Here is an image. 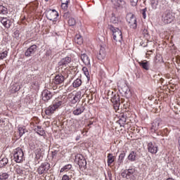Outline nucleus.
I'll return each mask as SVG.
<instances>
[{
	"label": "nucleus",
	"instance_id": "e433bc0d",
	"mask_svg": "<svg viewBox=\"0 0 180 180\" xmlns=\"http://www.w3.org/2000/svg\"><path fill=\"white\" fill-rule=\"evenodd\" d=\"M111 23H113L114 25H116V23H119V20L116 16H115V14L112 13V16L110 18Z\"/></svg>",
	"mask_w": 180,
	"mask_h": 180
},
{
	"label": "nucleus",
	"instance_id": "4be33fe9",
	"mask_svg": "<svg viewBox=\"0 0 180 180\" xmlns=\"http://www.w3.org/2000/svg\"><path fill=\"white\" fill-rule=\"evenodd\" d=\"M8 162H9V160L7 158H0V168H4V167H6L8 165Z\"/></svg>",
	"mask_w": 180,
	"mask_h": 180
},
{
	"label": "nucleus",
	"instance_id": "7c9ffc66",
	"mask_svg": "<svg viewBox=\"0 0 180 180\" xmlns=\"http://www.w3.org/2000/svg\"><path fill=\"white\" fill-rule=\"evenodd\" d=\"M20 90V85H19L16 83L13 84L12 88H11L12 92H18Z\"/></svg>",
	"mask_w": 180,
	"mask_h": 180
},
{
	"label": "nucleus",
	"instance_id": "7ed1b4c3",
	"mask_svg": "<svg viewBox=\"0 0 180 180\" xmlns=\"http://www.w3.org/2000/svg\"><path fill=\"white\" fill-rule=\"evenodd\" d=\"M122 178H126L127 180H136V169H125L122 174Z\"/></svg>",
	"mask_w": 180,
	"mask_h": 180
},
{
	"label": "nucleus",
	"instance_id": "f03ea898",
	"mask_svg": "<svg viewBox=\"0 0 180 180\" xmlns=\"http://www.w3.org/2000/svg\"><path fill=\"white\" fill-rule=\"evenodd\" d=\"M174 19H175V17L174 16V14H172V11L170 10H167L162 15V21L164 22L165 25L172 23V22H174Z\"/></svg>",
	"mask_w": 180,
	"mask_h": 180
},
{
	"label": "nucleus",
	"instance_id": "a211bd4d",
	"mask_svg": "<svg viewBox=\"0 0 180 180\" xmlns=\"http://www.w3.org/2000/svg\"><path fill=\"white\" fill-rule=\"evenodd\" d=\"M80 58L85 65H87V67H91V60L89 59V57H88V55L81 53Z\"/></svg>",
	"mask_w": 180,
	"mask_h": 180
},
{
	"label": "nucleus",
	"instance_id": "2eb2a0df",
	"mask_svg": "<svg viewBox=\"0 0 180 180\" xmlns=\"http://www.w3.org/2000/svg\"><path fill=\"white\" fill-rule=\"evenodd\" d=\"M77 160L78 165L79 168H86V160L84 158V156L82 155H77L76 156V160Z\"/></svg>",
	"mask_w": 180,
	"mask_h": 180
},
{
	"label": "nucleus",
	"instance_id": "3c124183",
	"mask_svg": "<svg viewBox=\"0 0 180 180\" xmlns=\"http://www.w3.org/2000/svg\"><path fill=\"white\" fill-rule=\"evenodd\" d=\"M61 4H69L70 0H60Z\"/></svg>",
	"mask_w": 180,
	"mask_h": 180
},
{
	"label": "nucleus",
	"instance_id": "603ef678",
	"mask_svg": "<svg viewBox=\"0 0 180 180\" xmlns=\"http://www.w3.org/2000/svg\"><path fill=\"white\" fill-rule=\"evenodd\" d=\"M64 18H67L68 16H69V14L68 13H65L64 15H63Z\"/></svg>",
	"mask_w": 180,
	"mask_h": 180
},
{
	"label": "nucleus",
	"instance_id": "f3484780",
	"mask_svg": "<svg viewBox=\"0 0 180 180\" xmlns=\"http://www.w3.org/2000/svg\"><path fill=\"white\" fill-rule=\"evenodd\" d=\"M162 123V120H161V118H156L152 123V130H154V131H157L158 129H160V126H161Z\"/></svg>",
	"mask_w": 180,
	"mask_h": 180
},
{
	"label": "nucleus",
	"instance_id": "f704fd0d",
	"mask_svg": "<svg viewBox=\"0 0 180 180\" xmlns=\"http://www.w3.org/2000/svg\"><path fill=\"white\" fill-rule=\"evenodd\" d=\"M9 178V174L6 172L0 174V180H6Z\"/></svg>",
	"mask_w": 180,
	"mask_h": 180
},
{
	"label": "nucleus",
	"instance_id": "9b49d317",
	"mask_svg": "<svg viewBox=\"0 0 180 180\" xmlns=\"http://www.w3.org/2000/svg\"><path fill=\"white\" fill-rule=\"evenodd\" d=\"M147 147L148 153L151 154H157V153H158V146H157V143L149 142Z\"/></svg>",
	"mask_w": 180,
	"mask_h": 180
},
{
	"label": "nucleus",
	"instance_id": "412c9836",
	"mask_svg": "<svg viewBox=\"0 0 180 180\" xmlns=\"http://www.w3.org/2000/svg\"><path fill=\"white\" fill-rule=\"evenodd\" d=\"M105 57H106V51L104 47H101L98 54L97 55V58L98 60H104Z\"/></svg>",
	"mask_w": 180,
	"mask_h": 180
},
{
	"label": "nucleus",
	"instance_id": "2f4dec72",
	"mask_svg": "<svg viewBox=\"0 0 180 180\" xmlns=\"http://www.w3.org/2000/svg\"><path fill=\"white\" fill-rule=\"evenodd\" d=\"M8 13V8L2 5H0V14L6 15Z\"/></svg>",
	"mask_w": 180,
	"mask_h": 180
},
{
	"label": "nucleus",
	"instance_id": "423d86ee",
	"mask_svg": "<svg viewBox=\"0 0 180 180\" xmlns=\"http://www.w3.org/2000/svg\"><path fill=\"white\" fill-rule=\"evenodd\" d=\"M127 21L131 29H137V18L133 13H129L127 15Z\"/></svg>",
	"mask_w": 180,
	"mask_h": 180
},
{
	"label": "nucleus",
	"instance_id": "5701e85b",
	"mask_svg": "<svg viewBox=\"0 0 180 180\" xmlns=\"http://www.w3.org/2000/svg\"><path fill=\"white\" fill-rule=\"evenodd\" d=\"M139 64L141 67H142V68H143V70H146V71H148V70H150V63H148V62L141 61L139 62Z\"/></svg>",
	"mask_w": 180,
	"mask_h": 180
},
{
	"label": "nucleus",
	"instance_id": "4468645a",
	"mask_svg": "<svg viewBox=\"0 0 180 180\" xmlns=\"http://www.w3.org/2000/svg\"><path fill=\"white\" fill-rule=\"evenodd\" d=\"M41 95L42 101L44 102H49L53 98V93L49 90H44Z\"/></svg>",
	"mask_w": 180,
	"mask_h": 180
},
{
	"label": "nucleus",
	"instance_id": "9d476101",
	"mask_svg": "<svg viewBox=\"0 0 180 180\" xmlns=\"http://www.w3.org/2000/svg\"><path fill=\"white\" fill-rule=\"evenodd\" d=\"M115 9H123L126 6L124 0H110Z\"/></svg>",
	"mask_w": 180,
	"mask_h": 180
},
{
	"label": "nucleus",
	"instance_id": "c85d7f7f",
	"mask_svg": "<svg viewBox=\"0 0 180 180\" xmlns=\"http://www.w3.org/2000/svg\"><path fill=\"white\" fill-rule=\"evenodd\" d=\"M35 130L37 131V134H39V136H44V134H46L44 129H43L41 127L37 126V127H35Z\"/></svg>",
	"mask_w": 180,
	"mask_h": 180
},
{
	"label": "nucleus",
	"instance_id": "37998d69",
	"mask_svg": "<svg viewBox=\"0 0 180 180\" xmlns=\"http://www.w3.org/2000/svg\"><path fill=\"white\" fill-rule=\"evenodd\" d=\"M124 157H126V153L122 152L119 156V161H123V160H124Z\"/></svg>",
	"mask_w": 180,
	"mask_h": 180
},
{
	"label": "nucleus",
	"instance_id": "4d7b16f0",
	"mask_svg": "<svg viewBox=\"0 0 180 180\" xmlns=\"http://www.w3.org/2000/svg\"><path fill=\"white\" fill-rule=\"evenodd\" d=\"M46 2H49V0H45Z\"/></svg>",
	"mask_w": 180,
	"mask_h": 180
},
{
	"label": "nucleus",
	"instance_id": "6e6552de",
	"mask_svg": "<svg viewBox=\"0 0 180 180\" xmlns=\"http://www.w3.org/2000/svg\"><path fill=\"white\" fill-rule=\"evenodd\" d=\"M119 91L122 95H124L125 98H130L131 96V92L130 91V89H129V86L127 85L124 84L122 86L119 87Z\"/></svg>",
	"mask_w": 180,
	"mask_h": 180
},
{
	"label": "nucleus",
	"instance_id": "c756f323",
	"mask_svg": "<svg viewBox=\"0 0 180 180\" xmlns=\"http://www.w3.org/2000/svg\"><path fill=\"white\" fill-rule=\"evenodd\" d=\"M82 84V80L81 79H77L74 81L72 85L74 88H79Z\"/></svg>",
	"mask_w": 180,
	"mask_h": 180
},
{
	"label": "nucleus",
	"instance_id": "72a5a7b5",
	"mask_svg": "<svg viewBox=\"0 0 180 180\" xmlns=\"http://www.w3.org/2000/svg\"><path fill=\"white\" fill-rule=\"evenodd\" d=\"M37 160H39V158L41 157V148H37L34 151Z\"/></svg>",
	"mask_w": 180,
	"mask_h": 180
},
{
	"label": "nucleus",
	"instance_id": "dca6fc26",
	"mask_svg": "<svg viewBox=\"0 0 180 180\" xmlns=\"http://www.w3.org/2000/svg\"><path fill=\"white\" fill-rule=\"evenodd\" d=\"M65 79V78L63 75H57L53 79V82L55 85H60L64 82Z\"/></svg>",
	"mask_w": 180,
	"mask_h": 180
},
{
	"label": "nucleus",
	"instance_id": "6e6d98bb",
	"mask_svg": "<svg viewBox=\"0 0 180 180\" xmlns=\"http://www.w3.org/2000/svg\"><path fill=\"white\" fill-rule=\"evenodd\" d=\"M149 53H153V51H149Z\"/></svg>",
	"mask_w": 180,
	"mask_h": 180
},
{
	"label": "nucleus",
	"instance_id": "c03bdc74",
	"mask_svg": "<svg viewBox=\"0 0 180 180\" xmlns=\"http://www.w3.org/2000/svg\"><path fill=\"white\" fill-rule=\"evenodd\" d=\"M61 8L64 11H67V9H68V4H61Z\"/></svg>",
	"mask_w": 180,
	"mask_h": 180
},
{
	"label": "nucleus",
	"instance_id": "cd10ccee",
	"mask_svg": "<svg viewBox=\"0 0 180 180\" xmlns=\"http://www.w3.org/2000/svg\"><path fill=\"white\" fill-rule=\"evenodd\" d=\"M136 157H137V153L134 151H131L129 155H128V160L129 161H134L136 160Z\"/></svg>",
	"mask_w": 180,
	"mask_h": 180
},
{
	"label": "nucleus",
	"instance_id": "de8ad7c7",
	"mask_svg": "<svg viewBox=\"0 0 180 180\" xmlns=\"http://www.w3.org/2000/svg\"><path fill=\"white\" fill-rule=\"evenodd\" d=\"M62 180H70V176H68L67 174H65L63 176Z\"/></svg>",
	"mask_w": 180,
	"mask_h": 180
},
{
	"label": "nucleus",
	"instance_id": "8fccbe9b",
	"mask_svg": "<svg viewBox=\"0 0 180 180\" xmlns=\"http://www.w3.org/2000/svg\"><path fill=\"white\" fill-rule=\"evenodd\" d=\"M58 153V151H57V150H54V151L52 152L53 158H54V157H56V155H57Z\"/></svg>",
	"mask_w": 180,
	"mask_h": 180
},
{
	"label": "nucleus",
	"instance_id": "6ab92c4d",
	"mask_svg": "<svg viewBox=\"0 0 180 180\" xmlns=\"http://www.w3.org/2000/svg\"><path fill=\"white\" fill-rule=\"evenodd\" d=\"M71 63V58L70 57H65L60 60L58 63L60 67H67Z\"/></svg>",
	"mask_w": 180,
	"mask_h": 180
},
{
	"label": "nucleus",
	"instance_id": "49530a36",
	"mask_svg": "<svg viewBox=\"0 0 180 180\" xmlns=\"http://www.w3.org/2000/svg\"><path fill=\"white\" fill-rule=\"evenodd\" d=\"M137 2H139V0H131V6H136L137 5Z\"/></svg>",
	"mask_w": 180,
	"mask_h": 180
},
{
	"label": "nucleus",
	"instance_id": "1a4fd4ad",
	"mask_svg": "<svg viewBox=\"0 0 180 180\" xmlns=\"http://www.w3.org/2000/svg\"><path fill=\"white\" fill-rule=\"evenodd\" d=\"M111 102L113 103L115 110H119L120 106V96L119 94H114L111 98Z\"/></svg>",
	"mask_w": 180,
	"mask_h": 180
},
{
	"label": "nucleus",
	"instance_id": "5fc2aeb1",
	"mask_svg": "<svg viewBox=\"0 0 180 180\" xmlns=\"http://www.w3.org/2000/svg\"><path fill=\"white\" fill-rule=\"evenodd\" d=\"M167 180H174V179H172V178H169V179H167Z\"/></svg>",
	"mask_w": 180,
	"mask_h": 180
},
{
	"label": "nucleus",
	"instance_id": "864d4df0",
	"mask_svg": "<svg viewBox=\"0 0 180 180\" xmlns=\"http://www.w3.org/2000/svg\"><path fill=\"white\" fill-rule=\"evenodd\" d=\"M160 82H164V79L161 78V79H160Z\"/></svg>",
	"mask_w": 180,
	"mask_h": 180
},
{
	"label": "nucleus",
	"instance_id": "0eeeda50",
	"mask_svg": "<svg viewBox=\"0 0 180 180\" xmlns=\"http://www.w3.org/2000/svg\"><path fill=\"white\" fill-rule=\"evenodd\" d=\"M50 169V164L49 162L42 163L37 169L39 175H43V174H47Z\"/></svg>",
	"mask_w": 180,
	"mask_h": 180
},
{
	"label": "nucleus",
	"instance_id": "20e7f679",
	"mask_svg": "<svg viewBox=\"0 0 180 180\" xmlns=\"http://www.w3.org/2000/svg\"><path fill=\"white\" fill-rule=\"evenodd\" d=\"M25 154L23 153V150L20 148H17L14 150L13 160L17 163H20L23 161Z\"/></svg>",
	"mask_w": 180,
	"mask_h": 180
},
{
	"label": "nucleus",
	"instance_id": "c9c22d12",
	"mask_svg": "<svg viewBox=\"0 0 180 180\" xmlns=\"http://www.w3.org/2000/svg\"><path fill=\"white\" fill-rule=\"evenodd\" d=\"M72 168V165H67L64 166L63 168L60 169V173L64 172V171H68L69 169H71Z\"/></svg>",
	"mask_w": 180,
	"mask_h": 180
},
{
	"label": "nucleus",
	"instance_id": "79ce46f5",
	"mask_svg": "<svg viewBox=\"0 0 180 180\" xmlns=\"http://www.w3.org/2000/svg\"><path fill=\"white\" fill-rule=\"evenodd\" d=\"M142 33L144 37H146V39H148V37H150V34L148 33V30H147V29H143Z\"/></svg>",
	"mask_w": 180,
	"mask_h": 180
},
{
	"label": "nucleus",
	"instance_id": "bf43d9fd",
	"mask_svg": "<svg viewBox=\"0 0 180 180\" xmlns=\"http://www.w3.org/2000/svg\"><path fill=\"white\" fill-rule=\"evenodd\" d=\"M172 1H175V0H172Z\"/></svg>",
	"mask_w": 180,
	"mask_h": 180
},
{
	"label": "nucleus",
	"instance_id": "09e8293b",
	"mask_svg": "<svg viewBox=\"0 0 180 180\" xmlns=\"http://www.w3.org/2000/svg\"><path fill=\"white\" fill-rule=\"evenodd\" d=\"M153 9H157V4L152 2L151 3Z\"/></svg>",
	"mask_w": 180,
	"mask_h": 180
},
{
	"label": "nucleus",
	"instance_id": "b1692460",
	"mask_svg": "<svg viewBox=\"0 0 180 180\" xmlns=\"http://www.w3.org/2000/svg\"><path fill=\"white\" fill-rule=\"evenodd\" d=\"M108 167H110V165H112V164H113V162H115V156H113V155L112 153H108Z\"/></svg>",
	"mask_w": 180,
	"mask_h": 180
},
{
	"label": "nucleus",
	"instance_id": "aec40b11",
	"mask_svg": "<svg viewBox=\"0 0 180 180\" xmlns=\"http://www.w3.org/2000/svg\"><path fill=\"white\" fill-rule=\"evenodd\" d=\"M0 22L2 23L4 27H6V29H9V27H11L12 25V21L8 20L6 18H0Z\"/></svg>",
	"mask_w": 180,
	"mask_h": 180
},
{
	"label": "nucleus",
	"instance_id": "a18cd8bd",
	"mask_svg": "<svg viewBox=\"0 0 180 180\" xmlns=\"http://www.w3.org/2000/svg\"><path fill=\"white\" fill-rule=\"evenodd\" d=\"M146 12H147V8H145L142 10V15H143V19H146V18H147V15L146 14Z\"/></svg>",
	"mask_w": 180,
	"mask_h": 180
},
{
	"label": "nucleus",
	"instance_id": "39448f33",
	"mask_svg": "<svg viewBox=\"0 0 180 180\" xmlns=\"http://www.w3.org/2000/svg\"><path fill=\"white\" fill-rule=\"evenodd\" d=\"M63 105V101H55L53 102V105L49 106L46 110L45 113L46 115H48V116H50V115H53L54 113V111L56 109H58L60 106Z\"/></svg>",
	"mask_w": 180,
	"mask_h": 180
},
{
	"label": "nucleus",
	"instance_id": "ea45409f",
	"mask_svg": "<svg viewBox=\"0 0 180 180\" xmlns=\"http://www.w3.org/2000/svg\"><path fill=\"white\" fill-rule=\"evenodd\" d=\"M8 56V51H5L0 54V60H4V58H6Z\"/></svg>",
	"mask_w": 180,
	"mask_h": 180
},
{
	"label": "nucleus",
	"instance_id": "a878e982",
	"mask_svg": "<svg viewBox=\"0 0 180 180\" xmlns=\"http://www.w3.org/2000/svg\"><path fill=\"white\" fill-rule=\"evenodd\" d=\"M118 124H120V127H124V124H126V117L123 114L121 117L117 121Z\"/></svg>",
	"mask_w": 180,
	"mask_h": 180
},
{
	"label": "nucleus",
	"instance_id": "393cba45",
	"mask_svg": "<svg viewBox=\"0 0 180 180\" xmlns=\"http://www.w3.org/2000/svg\"><path fill=\"white\" fill-rule=\"evenodd\" d=\"M81 100V92L76 93L75 96L73 97V99L72 100V103L75 104L77 102H79Z\"/></svg>",
	"mask_w": 180,
	"mask_h": 180
},
{
	"label": "nucleus",
	"instance_id": "473e14b6",
	"mask_svg": "<svg viewBox=\"0 0 180 180\" xmlns=\"http://www.w3.org/2000/svg\"><path fill=\"white\" fill-rule=\"evenodd\" d=\"M75 41L77 44H82L83 43L82 37L81 35H77L75 38Z\"/></svg>",
	"mask_w": 180,
	"mask_h": 180
},
{
	"label": "nucleus",
	"instance_id": "f257e3e1",
	"mask_svg": "<svg viewBox=\"0 0 180 180\" xmlns=\"http://www.w3.org/2000/svg\"><path fill=\"white\" fill-rule=\"evenodd\" d=\"M108 29H109V30L112 32L113 39L115 41L122 44V41H123V36L122 35V30H120L117 27H114L112 25H108Z\"/></svg>",
	"mask_w": 180,
	"mask_h": 180
},
{
	"label": "nucleus",
	"instance_id": "ddd939ff",
	"mask_svg": "<svg viewBox=\"0 0 180 180\" xmlns=\"http://www.w3.org/2000/svg\"><path fill=\"white\" fill-rule=\"evenodd\" d=\"M37 51V45L34 44L30 46L25 53V57H32Z\"/></svg>",
	"mask_w": 180,
	"mask_h": 180
},
{
	"label": "nucleus",
	"instance_id": "a19ab883",
	"mask_svg": "<svg viewBox=\"0 0 180 180\" xmlns=\"http://www.w3.org/2000/svg\"><path fill=\"white\" fill-rule=\"evenodd\" d=\"M82 71L84 75L88 78V77H89V71H88V68L86 67H83Z\"/></svg>",
	"mask_w": 180,
	"mask_h": 180
},
{
	"label": "nucleus",
	"instance_id": "4c0bfd02",
	"mask_svg": "<svg viewBox=\"0 0 180 180\" xmlns=\"http://www.w3.org/2000/svg\"><path fill=\"white\" fill-rule=\"evenodd\" d=\"M76 23H77V21L75 20V18H71L68 20L69 26H75Z\"/></svg>",
	"mask_w": 180,
	"mask_h": 180
},
{
	"label": "nucleus",
	"instance_id": "13d9d810",
	"mask_svg": "<svg viewBox=\"0 0 180 180\" xmlns=\"http://www.w3.org/2000/svg\"><path fill=\"white\" fill-rule=\"evenodd\" d=\"M60 67H61V68H63V66H60Z\"/></svg>",
	"mask_w": 180,
	"mask_h": 180
},
{
	"label": "nucleus",
	"instance_id": "bb28decb",
	"mask_svg": "<svg viewBox=\"0 0 180 180\" xmlns=\"http://www.w3.org/2000/svg\"><path fill=\"white\" fill-rule=\"evenodd\" d=\"M84 110H85L84 107L77 108L76 110H73V115H75V116H79V115L84 113Z\"/></svg>",
	"mask_w": 180,
	"mask_h": 180
},
{
	"label": "nucleus",
	"instance_id": "58836bf2",
	"mask_svg": "<svg viewBox=\"0 0 180 180\" xmlns=\"http://www.w3.org/2000/svg\"><path fill=\"white\" fill-rule=\"evenodd\" d=\"M18 131H19V134H20V137H22V136H23L25 134V133H26V131H26V129H25V128L20 127L18 129Z\"/></svg>",
	"mask_w": 180,
	"mask_h": 180
},
{
	"label": "nucleus",
	"instance_id": "f8f14e48",
	"mask_svg": "<svg viewBox=\"0 0 180 180\" xmlns=\"http://www.w3.org/2000/svg\"><path fill=\"white\" fill-rule=\"evenodd\" d=\"M46 18L49 20H56L58 18V13L56 10H49L46 12Z\"/></svg>",
	"mask_w": 180,
	"mask_h": 180
}]
</instances>
